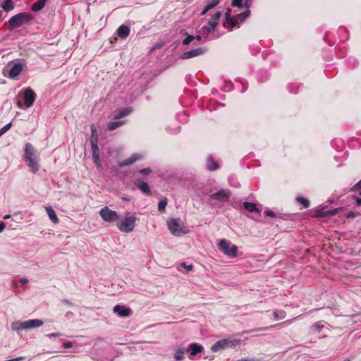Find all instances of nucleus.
Listing matches in <instances>:
<instances>
[{"label": "nucleus", "mask_w": 361, "mask_h": 361, "mask_svg": "<svg viewBox=\"0 0 361 361\" xmlns=\"http://www.w3.org/2000/svg\"><path fill=\"white\" fill-rule=\"evenodd\" d=\"M62 335L61 333L60 332H56V333H51V334H49L47 335V336L49 338H52V337H59V336H61Z\"/></svg>", "instance_id": "52"}, {"label": "nucleus", "mask_w": 361, "mask_h": 361, "mask_svg": "<svg viewBox=\"0 0 361 361\" xmlns=\"http://www.w3.org/2000/svg\"><path fill=\"white\" fill-rule=\"evenodd\" d=\"M45 209H46L47 213L50 220L54 224H58L59 219L56 214L55 211L51 207H46Z\"/></svg>", "instance_id": "22"}, {"label": "nucleus", "mask_w": 361, "mask_h": 361, "mask_svg": "<svg viewBox=\"0 0 361 361\" xmlns=\"http://www.w3.org/2000/svg\"><path fill=\"white\" fill-rule=\"evenodd\" d=\"M12 126V123L10 122L6 126H4L3 128L0 129V133L1 135H4L6 132H7Z\"/></svg>", "instance_id": "38"}, {"label": "nucleus", "mask_w": 361, "mask_h": 361, "mask_svg": "<svg viewBox=\"0 0 361 361\" xmlns=\"http://www.w3.org/2000/svg\"><path fill=\"white\" fill-rule=\"evenodd\" d=\"M184 353L185 350L183 348H178L176 350V353L174 355V358L176 361H181L184 358Z\"/></svg>", "instance_id": "28"}, {"label": "nucleus", "mask_w": 361, "mask_h": 361, "mask_svg": "<svg viewBox=\"0 0 361 361\" xmlns=\"http://www.w3.org/2000/svg\"><path fill=\"white\" fill-rule=\"evenodd\" d=\"M250 14V11L249 9H247L245 11L240 13L237 15L236 18L238 20H240L241 22H243L245 18H247Z\"/></svg>", "instance_id": "29"}, {"label": "nucleus", "mask_w": 361, "mask_h": 361, "mask_svg": "<svg viewBox=\"0 0 361 361\" xmlns=\"http://www.w3.org/2000/svg\"><path fill=\"white\" fill-rule=\"evenodd\" d=\"M20 283H21L22 284H26L27 282H28V280L25 278H22L20 279Z\"/></svg>", "instance_id": "54"}, {"label": "nucleus", "mask_w": 361, "mask_h": 361, "mask_svg": "<svg viewBox=\"0 0 361 361\" xmlns=\"http://www.w3.org/2000/svg\"><path fill=\"white\" fill-rule=\"evenodd\" d=\"M135 221V215L126 214L125 217L117 223V228L123 233H130L133 231Z\"/></svg>", "instance_id": "3"}, {"label": "nucleus", "mask_w": 361, "mask_h": 361, "mask_svg": "<svg viewBox=\"0 0 361 361\" xmlns=\"http://www.w3.org/2000/svg\"><path fill=\"white\" fill-rule=\"evenodd\" d=\"M2 135L0 133V137Z\"/></svg>", "instance_id": "63"}, {"label": "nucleus", "mask_w": 361, "mask_h": 361, "mask_svg": "<svg viewBox=\"0 0 361 361\" xmlns=\"http://www.w3.org/2000/svg\"><path fill=\"white\" fill-rule=\"evenodd\" d=\"M231 195V192L228 189H221L217 192L211 195V197L222 202L228 200Z\"/></svg>", "instance_id": "8"}, {"label": "nucleus", "mask_w": 361, "mask_h": 361, "mask_svg": "<svg viewBox=\"0 0 361 361\" xmlns=\"http://www.w3.org/2000/svg\"><path fill=\"white\" fill-rule=\"evenodd\" d=\"M227 346L225 343V341L224 339L223 340H221V341H219L217 342H216L212 347H211V350L214 353H216V352H219V351H221L223 350H224L225 348H226Z\"/></svg>", "instance_id": "15"}, {"label": "nucleus", "mask_w": 361, "mask_h": 361, "mask_svg": "<svg viewBox=\"0 0 361 361\" xmlns=\"http://www.w3.org/2000/svg\"><path fill=\"white\" fill-rule=\"evenodd\" d=\"M355 201L358 206H361V198L356 197Z\"/></svg>", "instance_id": "56"}, {"label": "nucleus", "mask_w": 361, "mask_h": 361, "mask_svg": "<svg viewBox=\"0 0 361 361\" xmlns=\"http://www.w3.org/2000/svg\"><path fill=\"white\" fill-rule=\"evenodd\" d=\"M25 329L40 327L43 325V322L39 319H29L23 322Z\"/></svg>", "instance_id": "13"}, {"label": "nucleus", "mask_w": 361, "mask_h": 361, "mask_svg": "<svg viewBox=\"0 0 361 361\" xmlns=\"http://www.w3.org/2000/svg\"><path fill=\"white\" fill-rule=\"evenodd\" d=\"M227 348H235L240 344V339H224Z\"/></svg>", "instance_id": "24"}, {"label": "nucleus", "mask_w": 361, "mask_h": 361, "mask_svg": "<svg viewBox=\"0 0 361 361\" xmlns=\"http://www.w3.org/2000/svg\"><path fill=\"white\" fill-rule=\"evenodd\" d=\"M132 107H126L123 109H121L118 111V114L114 115V119H120L123 117H125L126 116L128 115L133 111Z\"/></svg>", "instance_id": "18"}, {"label": "nucleus", "mask_w": 361, "mask_h": 361, "mask_svg": "<svg viewBox=\"0 0 361 361\" xmlns=\"http://www.w3.org/2000/svg\"><path fill=\"white\" fill-rule=\"evenodd\" d=\"M219 4V0H213L212 2L208 4L206 7L207 9L210 10L213 8H214L216 6H217Z\"/></svg>", "instance_id": "39"}, {"label": "nucleus", "mask_w": 361, "mask_h": 361, "mask_svg": "<svg viewBox=\"0 0 361 361\" xmlns=\"http://www.w3.org/2000/svg\"><path fill=\"white\" fill-rule=\"evenodd\" d=\"M113 311L120 317H129L133 314L130 308L120 305H115L114 307Z\"/></svg>", "instance_id": "9"}, {"label": "nucleus", "mask_w": 361, "mask_h": 361, "mask_svg": "<svg viewBox=\"0 0 361 361\" xmlns=\"http://www.w3.org/2000/svg\"><path fill=\"white\" fill-rule=\"evenodd\" d=\"M93 160L98 167L101 166V161L99 157H97V158H93Z\"/></svg>", "instance_id": "53"}, {"label": "nucleus", "mask_w": 361, "mask_h": 361, "mask_svg": "<svg viewBox=\"0 0 361 361\" xmlns=\"http://www.w3.org/2000/svg\"><path fill=\"white\" fill-rule=\"evenodd\" d=\"M166 205H167V199L166 197L159 200V212H163Z\"/></svg>", "instance_id": "37"}, {"label": "nucleus", "mask_w": 361, "mask_h": 361, "mask_svg": "<svg viewBox=\"0 0 361 361\" xmlns=\"http://www.w3.org/2000/svg\"><path fill=\"white\" fill-rule=\"evenodd\" d=\"M180 266H181V267H184V268H185V269H187L188 271H191V270L192 269V268H193V266H192V264H189V265H188V264H186V263H185V262H182V263L180 264Z\"/></svg>", "instance_id": "48"}, {"label": "nucleus", "mask_w": 361, "mask_h": 361, "mask_svg": "<svg viewBox=\"0 0 361 361\" xmlns=\"http://www.w3.org/2000/svg\"><path fill=\"white\" fill-rule=\"evenodd\" d=\"M203 347L201 345L197 344V343H191L188 349V350L190 351V354L192 355H196L197 353H201Z\"/></svg>", "instance_id": "19"}, {"label": "nucleus", "mask_w": 361, "mask_h": 361, "mask_svg": "<svg viewBox=\"0 0 361 361\" xmlns=\"http://www.w3.org/2000/svg\"><path fill=\"white\" fill-rule=\"evenodd\" d=\"M296 200L298 202L302 204L304 208H308L310 205V201L302 197H298Z\"/></svg>", "instance_id": "30"}, {"label": "nucleus", "mask_w": 361, "mask_h": 361, "mask_svg": "<svg viewBox=\"0 0 361 361\" xmlns=\"http://www.w3.org/2000/svg\"><path fill=\"white\" fill-rule=\"evenodd\" d=\"M167 227L171 234L175 236H181L189 232L183 222L178 219H171L168 221Z\"/></svg>", "instance_id": "1"}, {"label": "nucleus", "mask_w": 361, "mask_h": 361, "mask_svg": "<svg viewBox=\"0 0 361 361\" xmlns=\"http://www.w3.org/2000/svg\"><path fill=\"white\" fill-rule=\"evenodd\" d=\"M231 11L228 10L225 13V22H227L230 19H231Z\"/></svg>", "instance_id": "50"}, {"label": "nucleus", "mask_w": 361, "mask_h": 361, "mask_svg": "<svg viewBox=\"0 0 361 361\" xmlns=\"http://www.w3.org/2000/svg\"><path fill=\"white\" fill-rule=\"evenodd\" d=\"M228 25L231 28H233L237 25V19L235 18H232L227 22L224 23V26L226 27Z\"/></svg>", "instance_id": "34"}, {"label": "nucleus", "mask_w": 361, "mask_h": 361, "mask_svg": "<svg viewBox=\"0 0 361 361\" xmlns=\"http://www.w3.org/2000/svg\"><path fill=\"white\" fill-rule=\"evenodd\" d=\"M23 71V66L20 63H16L10 69L4 68L3 75L11 79H14L18 76Z\"/></svg>", "instance_id": "6"}, {"label": "nucleus", "mask_w": 361, "mask_h": 361, "mask_svg": "<svg viewBox=\"0 0 361 361\" xmlns=\"http://www.w3.org/2000/svg\"><path fill=\"white\" fill-rule=\"evenodd\" d=\"M195 39V37L192 36V35H188L187 36L183 41V44L184 45H188L189 44L193 39Z\"/></svg>", "instance_id": "41"}, {"label": "nucleus", "mask_w": 361, "mask_h": 361, "mask_svg": "<svg viewBox=\"0 0 361 361\" xmlns=\"http://www.w3.org/2000/svg\"><path fill=\"white\" fill-rule=\"evenodd\" d=\"M359 189H361V180L358 181L350 190V191H355Z\"/></svg>", "instance_id": "46"}, {"label": "nucleus", "mask_w": 361, "mask_h": 361, "mask_svg": "<svg viewBox=\"0 0 361 361\" xmlns=\"http://www.w3.org/2000/svg\"><path fill=\"white\" fill-rule=\"evenodd\" d=\"M1 8L6 11H9L13 8V3L11 0H4L1 4Z\"/></svg>", "instance_id": "27"}, {"label": "nucleus", "mask_w": 361, "mask_h": 361, "mask_svg": "<svg viewBox=\"0 0 361 361\" xmlns=\"http://www.w3.org/2000/svg\"><path fill=\"white\" fill-rule=\"evenodd\" d=\"M208 11L209 9H207V7L205 6L203 11H202L201 15H205Z\"/></svg>", "instance_id": "57"}, {"label": "nucleus", "mask_w": 361, "mask_h": 361, "mask_svg": "<svg viewBox=\"0 0 361 361\" xmlns=\"http://www.w3.org/2000/svg\"><path fill=\"white\" fill-rule=\"evenodd\" d=\"M25 159L35 158V151L33 146L30 143H27L25 147Z\"/></svg>", "instance_id": "14"}, {"label": "nucleus", "mask_w": 361, "mask_h": 361, "mask_svg": "<svg viewBox=\"0 0 361 361\" xmlns=\"http://www.w3.org/2000/svg\"><path fill=\"white\" fill-rule=\"evenodd\" d=\"M139 173L142 175L148 176L152 173L150 168H145L139 171Z\"/></svg>", "instance_id": "42"}, {"label": "nucleus", "mask_w": 361, "mask_h": 361, "mask_svg": "<svg viewBox=\"0 0 361 361\" xmlns=\"http://www.w3.org/2000/svg\"><path fill=\"white\" fill-rule=\"evenodd\" d=\"M312 328L317 333H320L322 329L324 328V324L322 321L317 322L314 324Z\"/></svg>", "instance_id": "33"}, {"label": "nucleus", "mask_w": 361, "mask_h": 361, "mask_svg": "<svg viewBox=\"0 0 361 361\" xmlns=\"http://www.w3.org/2000/svg\"><path fill=\"white\" fill-rule=\"evenodd\" d=\"M204 49H202V48H197V49H194V50H191V51H188L184 52L181 55L180 59H190V58H193V57L202 55V54H204Z\"/></svg>", "instance_id": "11"}, {"label": "nucleus", "mask_w": 361, "mask_h": 361, "mask_svg": "<svg viewBox=\"0 0 361 361\" xmlns=\"http://www.w3.org/2000/svg\"><path fill=\"white\" fill-rule=\"evenodd\" d=\"M5 226H5L4 223H3V222L0 223V233H1L4 230Z\"/></svg>", "instance_id": "55"}, {"label": "nucleus", "mask_w": 361, "mask_h": 361, "mask_svg": "<svg viewBox=\"0 0 361 361\" xmlns=\"http://www.w3.org/2000/svg\"><path fill=\"white\" fill-rule=\"evenodd\" d=\"M48 0H37L31 7L32 11L37 12L44 8Z\"/></svg>", "instance_id": "21"}, {"label": "nucleus", "mask_w": 361, "mask_h": 361, "mask_svg": "<svg viewBox=\"0 0 361 361\" xmlns=\"http://www.w3.org/2000/svg\"><path fill=\"white\" fill-rule=\"evenodd\" d=\"M64 348H71L73 347V343L71 341L65 342L62 344Z\"/></svg>", "instance_id": "49"}, {"label": "nucleus", "mask_w": 361, "mask_h": 361, "mask_svg": "<svg viewBox=\"0 0 361 361\" xmlns=\"http://www.w3.org/2000/svg\"><path fill=\"white\" fill-rule=\"evenodd\" d=\"M23 102L25 107H31L36 99L35 92L30 87L26 88L23 92Z\"/></svg>", "instance_id": "7"}, {"label": "nucleus", "mask_w": 361, "mask_h": 361, "mask_svg": "<svg viewBox=\"0 0 361 361\" xmlns=\"http://www.w3.org/2000/svg\"><path fill=\"white\" fill-rule=\"evenodd\" d=\"M90 144H91V147L92 146H94V145H97V144H98V136H91Z\"/></svg>", "instance_id": "44"}, {"label": "nucleus", "mask_w": 361, "mask_h": 361, "mask_svg": "<svg viewBox=\"0 0 361 361\" xmlns=\"http://www.w3.org/2000/svg\"><path fill=\"white\" fill-rule=\"evenodd\" d=\"M134 184L144 194L148 195H151V191H150L148 184L146 182L143 181L142 179H140V178L135 179Z\"/></svg>", "instance_id": "10"}, {"label": "nucleus", "mask_w": 361, "mask_h": 361, "mask_svg": "<svg viewBox=\"0 0 361 361\" xmlns=\"http://www.w3.org/2000/svg\"><path fill=\"white\" fill-rule=\"evenodd\" d=\"M92 159L99 157V151L97 145L92 146Z\"/></svg>", "instance_id": "35"}, {"label": "nucleus", "mask_w": 361, "mask_h": 361, "mask_svg": "<svg viewBox=\"0 0 361 361\" xmlns=\"http://www.w3.org/2000/svg\"><path fill=\"white\" fill-rule=\"evenodd\" d=\"M337 212H338L337 209L329 210V211L325 212H319L318 214H317V216H319V217H324V216H332V215L336 214Z\"/></svg>", "instance_id": "32"}, {"label": "nucleus", "mask_w": 361, "mask_h": 361, "mask_svg": "<svg viewBox=\"0 0 361 361\" xmlns=\"http://www.w3.org/2000/svg\"><path fill=\"white\" fill-rule=\"evenodd\" d=\"M195 38L199 41H200L202 39V37L200 35H197Z\"/></svg>", "instance_id": "58"}, {"label": "nucleus", "mask_w": 361, "mask_h": 361, "mask_svg": "<svg viewBox=\"0 0 361 361\" xmlns=\"http://www.w3.org/2000/svg\"><path fill=\"white\" fill-rule=\"evenodd\" d=\"M156 49H157V47H154L151 49V51H154V50H155Z\"/></svg>", "instance_id": "60"}, {"label": "nucleus", "mask_w": 361, "mask_h": 361, "mask_svg": "<svg viewBox=\"0 0 361 361\" xmlns=\"http://www.w3.org/2000/svg\"><path fill=\"white\" fill-rule=\"evenodd\" d=\"M130 34V28L126 25H121L117 30V35L121 38H126Z\"/></svg>", "instance_id": "16"}, {"label": "nucleus", "mask_w": 361, "mask_h": 361, "mask_svg": "<svg viewBox=\"0 0 361 361\" xmlns=\"http://www.w3.org/2000/svg\"><path fill=\"white\" fill-rule=\"evenodd\" d=\"M358 214L354 212H352V211H349L348 212L345 213V216L348 219H350V218H354L355 216H357Z\"/></svg>", "instance_id": "45"}, {"label": "nucleus", "mask_w": 361, "mask_h": 361, "mask_svg": "<svg viewBox=\"0 0 361 361\" xmlns=\"http://www.w3.org/2000/svg\"><path fill=\"white\" fill-rule=\"evenodd\" d=\"M343 361H351V360H350V359L347 358V359H345V360H343Z\"/></svg>", "instance_id": "61"}, {"label": "nucleus", "mask_w": 361, "mask_h": 361, "mask_svg": "<svg viewBox=\"0 0 361 361\" xmlns=\"http://www.w3.org/2000/svg\"><path fill=\"white\" fill-rule=\"evenodd\" d=\"M264 213L267 216H270V217L276 216V214L271 210H266Z\"/></svg>", "instance_id": "51"}, {"label": "nucleus", "mask_w": 361, "mask_h": 361, "mask_svg": "<svg viewBox=\"0 0 361 361\" xmlns=\"http://www.w3.org/2000/svg\"><path fill=\"white\" fill-rule=\"evenodd\" d=\"M238 361H245V360H238Z\"/></svg>", "instance_id": "62"}, {"label": "nucleus", "mask_w": 361, "mask_h": 361, "mask_svg": "<svg viewBox=\"0 0 361 361\" xmlns=\"http://www.w3.org/2000/svg\"><path fill=\"white\" fill-rule=\"evenodd\" d=\"M243 208L249 212L260 213L259 209L257 207L256 204L249 202H243Z\"/></svg>", "instance_id": "17"}, {"label": "nucleus", "mask_w": 361, "mask_h": 361, "mask_svg": "<svg viewBox=\"0 0 361 361\" xmlns=\"http://www.w3.org/2000/svg\"><path fill=\"white\" fill-rule=\"evenodd\" d=\"M142 159V156L138 154H133L130 158L126 159L123 161L118 162V166L120 167H123L126 166H130L134 164L135 161L140 160Z\"/></svg>", "instance_id": "12"}, {"label": "nucleus", "mask_w": 361, "mask_h": 361, "mask_svg": "<svg viewBox=\"0 0 361 361\" xmlns=\"http://www.w3.org/2000/svg\"><path fill=\"white\" fill-rule=\"evenodd\" d=\"M11 329L13 331L25 329L23 322L16 321L11 323Z\"/></svg>", "instance_id": "26"}, {"label": "nucleus", "mask_w": 361, "mask_h": 361, "mask_svg": "<svg viewBox=\"0 0 361 361\" xmlns=\"http://www.w3.org/2000/svg\"><path fill=\"white\" fill-rule=\"evenodd\" d=\"M125 123L124 121H118L109 123L107 126L108 130H114L121 126H122Z\"/></svg>", "instance_id": "25"}, {"label": "nucleus", "mask_w": 361, "mask_h": 361, "mask_svg": "<svg viewBox=\"0 0 361 361\" xmlns=\"http://www.w3.org/2000/svg\"><path fill=\"white\" fill-rule=\"evenodd\" d=\"M101 218L106 222L114 223L119 219L116 212L110 209L107 206L104 207L99 211Z\"/></svg>", "instance_id": "4"}, {"label": "nucleus", "mask_w": 361, "mask_h": 361, "mask_svg": "<svg viewBox=\"0 0 361 361\" xmlns=\"http://www.w3.org/2000/svg\"><path fill=\"white\" fill-rule=\"evenodd\" d=\"M286 315V313L284 311H281L280 312H274V317L276 319H284Z\"/></svg>", "instance_id": "36"}, {"label": "nucleus", "mask_w": 361, "mask_h": 361, "mask_svg": "<svg viewBox=\"0 0 361 361\" xmlns=\"http://www.w3.org/2000/svg\"><path fill=\"white\" fill-rule=\"evenodd\" d=\"M25 161L27 162V166L30 168L32 173H35L38 171L39 166L37 162L35 160V158L25 159Z\"/></svg>", "instance_id": "20"}, {"label": "nucleus", "mask_w": 361, "mask_h": 361, "mask_svg": "<svg viewBox=\"0 0 361 361\" xmlns=\"http://www.w3.org/2000/svg\"><path fill=\"white\" fill-rule=\"evenodd\" d=\"M219 168V164L214 161V159L209 157L207 161V169L209 171H214Z\"/></svg>", "instance_id": "23"}, {"label": "nucleus", "mask_w": 361, "mask_h": 361, "mask_svg": "<svg viewBox=\"0 0 361 361\" xmlns=\"http://www.w3.org/2000/svg\"><path fill=\"white\" fill-rule=\"evenodd\" d=\"M221 16V12L217 11L215 14H214L212 16V21L218 22V20L220 18Z\"/></svg>", "instance_id": "43"}, {"label": "nucleus", "mask_w": 361, "mask_h": 361, "mask_svg": "<svg viewBox=\"0 0 361 361\" xmlns=\"http://www.w3.org/2000/svg\"><path fill=\"white\" fill-rule=\"evenodd\" d=\"M90 129H91V136H98L95 126L94 124H92L90 126Z\"/></svg>", "instance_id": "47"}, {"label": "nucleus", "mask_w": 361, "mask_h": 361, "mask_svg": "<svg viewBox=\"0 0 361 361\" xmlns=\"http://www.w3.org/2000/svg\"><path fill=\"white\" fill-rule=\"evenodd\" d=\"M220 250L230 257H235L237 255L238 247L235 245H231L230 243L223 239L219 243Z\"/></svg>", "instance_id": "5"}, {"label": "nucleus", "mask_w": 361, "mask_h": 361, "mask_svg": "<svg viewBox=\"0 0 361 361\" xmlns=\"http://www.w3.org/2000/svg\"><path fill=\"white\" fill-rule=\"evenodd\" d=\"M217 25H218V22L209 21L207 23V25L204 27V28L207 30L208 32H212L214 31Z\"/></svg>", "instance_id": "31"}, {"label": "nucleus", "mask_w": 361, "mask_h": 361, "mask_svg": "<svg viewBox=\"0 0 361 361\" xmlns=\"http://www.w3.org/2000/svg\"><path fill=\"white\" fill-rule=\"evenodd\" d=\"M243 0H232L231 5L234 7L242 8Z\"/></svg>", "instance_id": "40"}, {"label": "nucleus", "mask_w": 361, "mask_h": 361, "mask_svg": "<svg viewBox=\"0 0 361 361\" xmlns=\"http://www.w3.org/2000/svg\"><path fill=\"white\" fill-rule=\"evenodd\" d=\"M32 20V16L28 13H20L11 17L8 20L9 30H13L16 27H20L23 24L28 23Z\"/></svg>", "instance_id": "2"}, {"label": "nucleus", "mask_w": 361, "mask_h": 361, "mask_svg": "<svg viewBox=\"0 0 361 361\" xmlns=\"http://www.w3.org/2000/svg\"><path fill=\"white\" fill-rule=\"evenodd\" d=\"M360 195H361V192H360Z\"/></svg>", "instance_id": "64"}, {"label": "nucleus", "mask_w": 361, "mask_h": 361, "mask_svg": "<svg viewBox=\"0 0 361 361\" xmlns=\"http://www.w3.org/2000/svg\"><path fill=\"white\" fill-rule=\"evenodd\" d=\"M9 217H10V216L7 215V216H6L4 219H9Z\"/></svg>", "instance_id": "59"}]
</instances>
